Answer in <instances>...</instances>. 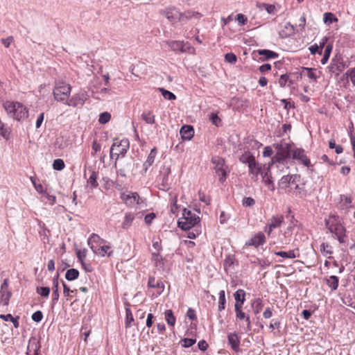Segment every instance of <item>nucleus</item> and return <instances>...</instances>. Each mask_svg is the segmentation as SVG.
<instances>
[{
    "label": "nucleus",
    "instance_id": "obj_1",
    "mask_svg": "<svg viewBox=\"0 0 355 355\" xmlns=\"http://www.w3.org/2000/svg\"><path fill=\"white\" fill-rule=\"evenodd\" d=\"M325 225L331 233L335 234L340 243L347 242L346 229L338 216L330 215L328 218L325 219Z\"/></svg>",
    "mask_w": 355,
    "mask_h": 355
},
{
    "label": "nucleus",
    "instance_id": "obj_2",
    "mask_svg": "<svg viewBox=\"0 0 355 355\" xmlns=\"http://www.w3.org/2000/svg\"><path fill=\"white\" fill-rule=\"evenodd\" d=\"M3 107L10 116L17 121H20L28 116V110L19 102L6 101L3 103Z\"/></svg>",
    "mask_w": 355,
    "mask_h": 355
},
{
    "label": "nucleus",
    "instance_id": "obj_3",
    "mask_svg": "<svg viewBox=\"0 0 355 355\" xmlns=\"http://www.w3.org/2000/svg\"><path fill=\"white\" fill-rule=\"evenodd\" d=\"M200 221L198 216L192 213L190 210L184 208L182 210V216L179 218L178 225L182 230H189L192 227H196Z\"/></svg>",
    "mask_w": 355,
    "mask_h": 355
},
{
    "label": "nucleus",
    "instance_id": "obj_4",
    "mask_svg": "<svg viewBox=\"0 0 355 355\" xmlns=\"http://www.w3.org/2000/svg\"><path fill=\"white\" fill-rule=\"evenodd\" d=\"M130 143L128 139H123L119 141L117 139H114V143L110 148V157L115 158L116 161L120 156L124 157L129 149Z\"/></svg>",
    "mask_w": 355,
    "mask_h": 355
},
{
    "label": "nucleus",
    "instance_id": "obj_5",
    "mask_svg": "<svg viewBox=\"0 0 355 355\" xmlns=\"http://www.w3.org/2000/svg\"><path fill=\"white\" fill-rule=\"evenodd\" d=\"M71 87L69 84L59 82L55 84L53 94L57 101H67L71 94Z\"/></svg>",
    "mask_w": 355,
    "mask_h": 355
},
{
    "label": "nucleus",
    "instance_id": "obj_6",
    "mask_svg": "<svg viewBox=\"0 0 355 355\" xmlns=\"http://www.w3.org/2000/svg\"><path fill=\"white\" fill-rule=\"evenodd\" d=\"M276 148L278 150L276 155L272 157V162H283L286 159L291 157L292 148L290 144H286L284 146L282 145H277Z\"/></svg>",
    "mask_w": 355,
    "mask_h": 355
},
{
    "label": "nucleus",
    "instance_id": "obj_7",
    "mask_svg": "<svg viewBox=\"0 0 355 355\" xmlns=\"http://www.w3.org/2000/svg\"><path fill=\"white\" fill-rule=\"evenodd\" d=\"M291 157L293 159L297 160L299 163L309 167L311 161L306 155L305 150L301 148H294L291 150Z\"/></svg>",
    "mask_w": 355,
    "mask_h": 355
},
{
    "label": "nucleus",
    "instance_id": "obj_8",
    "mask_svg": "<svg viewBox=\"0 0 355 355\" xmlns=\"http://www.w3.org/2000/svg\"><path fill=\"white\" fill-rule=\"evenodd\" d=\"M88 98V94L86 91L80 90L78 93L72 96V97L64 102L69 106L78 107L83 106Z\"/></svg>",
    "mask_w": 355,
    "mask_h": 355
},
{
    "label": "nucleus",
    "instance_id": "obj_9",
    "mask_svg": "<svg viewBox=\"0 0 355 355\" xmlns=\"http://www.w3.org/2000/svg\"><path fill=\"white\" fill-rule=\"evenodd\" d=\"M284 218L282 215L272 216L269 220L268 223L264 227V231L270 235L272 231L277 227H279L284 223Z\"/></svg>",
    "mask_w": 355,
    "mask_h": 355
},
{
    "label": "nucleus",
    "instance_id": "obj_10",
    "mask_svg": "<svg viewBox=\"0 0 355 355\" xmlns=\"http://www.w3.org/2000/svg\"><path fill=\"white\" fill-rule=\"evenodd\" d=\"M160 14L166 17L173 24L180 21L181 16V12L178 8L173 6L168 7L165 10H162Z\"/></svg>",
    "mask_w": 355,
    "mask_h": 355
},
{
    "label": "nucleus",
    "instance_id": "obj_11",
    "mask_svg": "<svg viewBox=\"0 0 355 355\" xmlns=\"http://www.w3.org/2000/svg\"><path fill=\"white\" fill-rule=\"evenodd\" d=\"M11 293L8 290V280L5 279L0 288V303L7 306L9 303Z\"/></svg>",
    "mask_w": 355,
    "mask_h": 355
},
{
    "label": "nucleus",
    "instance_id": "obj_12",
    "mask_svg": "<svg viewBox=\"0 0 355 355\" xmlns=\"http://www.w3.org/2000/svg\"><path fill=\"white\" fill-rule=\"evenodd\" d=\"M300 179V175H283L279 182V185L282 189H286L290 188L291 184L299 182Z\"/></svg>",
    "mask_w": 355,
    "mask_h": 355
},
{
    "label": "nucleus",
    "instance_id": "obj_13",
    "mask_svg": "<svg viewBox=\"0 0 355 355\" xmlns=\"http://www.w3.org/2000/svg\"><path fill=\"white\" fill-rule=\"evenodd\" d=\"M266 164H259L258 162H257L256 160L254 162V163L251 164H250L248 169L249 174L252 175V179H253L254 180H257L258 175L261 174L263 169L266 168Z\"/></svg>",
    "mask_w": 355,
    "mask_h": 355
},
{
    "label": "nucleus",
    "instance_id": "obj_14",
    "mask_svg": "<svg viewBox=\"0 0 355 355\" xmlns=\"http://www.w3.org/2000/svg\"><path fill=\"white\" fill-rule=\"evenodd\" d=\"M88 245L90 247L92 251L98 248L102 244L106 243V241L101 239L98 234L94 233L92 234L87 240Z\"/></svg>",
    "mask_w": 355,
    "mask_h": 355
},
{
    "label": "nucleus",
    "instance_id": "obj_15",
    "mask_svg": "<svg viewBox=\"0 0 355 355\" xmlns=\"http://www.w3.org/2000/svg\"><path fill=\"white\" fill-rule=\"evenodd\" d=\"M41 345L35 338H31L28 340L26 355L38 354Z\"/></svg>",
    "mask_w": 355,
    "mask_h": 355
},
{
    "label": "nucleus",
    "instance_id": "obj_16",
    "mask_svg": "<svg viewBox=\"0 0 355 355\" xmlns=\"http://www.w3.org/2000/svg\"><path fill=\"white\" fill-rule=\"evenodd\" d=\"M121 199L129 206L139 204V196L137 193H121Z\"/></svg>",
    "mask_w": 355,
    "mask_h": 355
},
{
    "label": "nucleus",
    "instance_id": "obj_17",
    "mask_svg": "<svg viewBox=\"0 0 355 355\" xmlns=\"http://www.w3.org/2000/svg\"><path fill=\"white\" fill-rule=\"evenodd\" d=\"M227 340L228 344L230 345L232 350H234L235 352H238L240 350V338L237 333H230L227 335Z\"/></svg>",
    "mask_w": 355,
    "mask_h": 355
},
{
    "label": "nucleus",
    "instance_id": "obj_18",
    "mask_svg": "<svg viewBox=\"0 0 355 355\" xmlns=\"http://www.w3.org/2000/svg\"><path fill=\"white\" fill-rule=\"evenodd\" d=\"M60 297L58 292V274L53 279L51 307L56 304Z\"/></svg>",
    "mask_w": 355,
    "mask_h": 355
},
{
    "label": "nucleus",
    "instance_id": "obj_19",
    "mask_svg": "<svg viewBox=\"0 0 355 355\" xmlns=\"http://www.w3.org/2000/svg\"><path fill=\"white\" fill-rule=\"evenodd\" d=\"M266 242V237L263 233L259 232L254 236H253L251 239H250L246 245H254V247H258L260 245L263 244Z\"/></svg>",
    "mask_w": 355,
    "mask_h": 355
},
{
    "label": "nucleus",
    "instance_id": "obj_20",
    "mask_svg": "<svg viewBox=\"0 0 355 355\" xmlns=\"http://www.w3.org/2000/svg\"><path fill=\"white\" fill-rule=\"evenodd\" d=\"M181 137L183 140H190L194 135V130L191 125H184L180 131Z\"/></svg>",
    "mask_w": 355,
    "mask_h": 355
},
{
    "label": "nucleus",
    "instance_id": "obj_21",
    "mask_svg": "<svg viewBox=\"0 0 355 355\" xmlns=\"http://www.w3.org/2000/svg\"><path fill=\"white\" fill-rule=\"evenodd\" d=\"M93 252L101 257H105V255L110 257L113 254L112 250H111V246L106 245V243L100 245L95 250V251H93Z\"/></svg>",
    "mask_w": 355,
    "mask_h": 355
},
{
    "label": "nucleus",
    "instance_id": "obj_22",
    "mask_svg": "<svg viewBox=\"0 0 355 355\" xmlns=\"http://www.w3.org/2000/svg\"><path fill=\"white\" fill-rule=\"evenodd\" d=\"M340 200L338 205V207L339 209L347 210V209L352 207L351 204L352 202V199L350 196L340 195Z\"/></svg>",
    "mask_w": 355,
    "mask_h": 355
},
{
    "label": "nucleus",
    "instance_id": "obj_23",
    "mask_svg": "<svg viewBox=\"0 0 355 355\" xmlns=\"http://www.w3.org/2000/svg\"><path fill=\"white\" fill-rule=\"evenodd\" d=\"M329 71L331 73L339 74L341 71H343L345 69V64L343 63V62L338 60H333L332 62L329 67Z\"/></svg>",
    "mask_w": 355,
    "mask_h": 355
},
{
    "label": "nucleus",
    "instance_id": "obj_24",
    "mask_svg": "<svg viewBox=\"0 0 355 355\" xmlns=\"http://www.w3.org/2000/svg\"><path fill=\"white\" fill-rule=\"evenodd\" d=\"M156 155L157 150L154 148L150 150L146 162L143 164L144 173H146L148 168L154 163Z\"/></svg>",
    "mask_w": 355,
    "mask_h": 355
},
{
    "label": "nucleus",
    "instance_id": "obj_25",
    "mask_svg": "<svg viewBox=\"0 0 355 355\" xmlns=\"http://www.w3.org/2000/svg\"><path fill=\"white\" fill-rule=\"evenodd\" d=\"M234 297L236 301L234 305L242 307L245 301V292L243 289H239L234 293Z\"/></svg>",
    "mask_w": 355,
    "mask_h": 355
},
{
    "label": "nucleus",
    "instance_id": "obj_26",
    "mask_svg": "<svg viewBox=\"0 0 355 355\" xmlns=\"http://www.w3.org/2000/svg\"><path fill=\"white\" fill-rule=\"evenodd\" d=\"M239 161L243 164H248L249 167L250 164H251L255 161V157L250 151L247 150L239 157Z\"/></svg>",
    "mask_w": 355,
    "mask_h": 355
},
{
    "label": "nucleus",
    "instance_id": "obj_27",
    "mask_svg": "<svg viewBox=\"0 0 355 355\" xmlns=\"http://www.w3.org/2000/svg\"><path fill=\"white\" fill-rule=\"evenodd\" d=\"M152 257L151 259L153 262L154 263V266L158 269V270H162L164 268V261L163 258L160 255L159 252L155 253L153 252L151 254Z\"/></svg>",
    "mask_w": 355,
    "mask_h": 355
},
{
    "label": "nucleus",
    "instance_id": "obj_28",
    "mask_svg": "<svg viewBox=\"0 0 355 355\" xmlns=\"http://www.w3.org/2000/svg\"><path fill=\"white\" fill-rule=\"evenodd\" d=\"M89 172L90 173V175L87 179V184L90 186L92 189L96 188L98 186V183L97 182L98 175L96 171L94 170L89 168Z\"/></svg>",
    "mask_w": 355,
    "mask_h": 355
},
{
    "label": "nucleus",
    "instance_id": "obj_29",
    "mask_svg": "<svg viewBox=\"0 0 355 355\" xmlns=\"http://www.w3.org/2000/svg\"><path fill=\"white\" fill-rule=\"evenodd\" d=\"M200 14L199 12H193L191 10H187L184 12H181V16L180 17V21H187L191 19L192 17H196L199 19L200 17Z\"/></svg>",
    "mask_w": 355,
    "mask_h": 355
},
{
    "label": "nucleus",
    "instance_id": "obj_30",
    "mask_svg": "<svg viewBox=\"0 0 355 355\" xmlns=\"http://www.w3.org/2000/svg\"><path fill=\"white\" fill-rule=\"evenodd\" d=\"M250 262L254 265L260 266L261 269H263L270 265V261L268 259H261L256 257H252Z\"/></svg>",
    "mask_w": 355,
    "mask_h": 355
},
{
    "label": "nucleus",
    "instance_id": "obj_31",
    "mask_svg": "<svg viewBox=\"0 0 355 355\" xmlns=\"http://www.w3.org/2000/svg\"><path fill=\"white\" fill-rule=\"evenodd\" d=\"M294 26L290 22H286L284 25V29L281 30L279 35L282 37H287L294 33Z\"/></svg>",
    "mask_w": 355,
    "mask_h": 355
},
{
    "label": "nucleus",
    "instance_id": "obj_32",
    "mask_svg": "<svg viewBox=\"0 0 355 355\" xmlns=\"http://www.w3.org/2000/svg\"><path fill=\"white\" fill-rule=\"evenodd\" d=\"M148 286L150 288H159L163 291L164 285L161 280H156L155 277L150 276L148 281Z\"/></svg>",
    "mask_w": 355,
    "mask_h": 355
},
{
    "label": "nucleus",
    "instance_id": "obj_33",
    "mask_svg": "<svg viewBox=\"0 0 355 355\" xmlns=\"http://www.w3.org/2000/svg\"><path fill=\"white\" fill-rule=\"evenodd\" d=\"M256 6L260 10H265L268 14H274L276 11V8L272 4L257 2Z\"/></svg>",
    "mask_w": 355,
    "mask_h": 355
},
{
    "label": "nucleus",
    "instance_id": "obj_34",
    "mask_svg": "<svg viewBox=\"0 0 355 355\" xmlns=\"http://www.w3.org/2000/svg\"><path fill=\"white\" fill-rule=\"evenodd\" d=\"M315 69L313 68L303 67L301 72L302 76H306L309 78L313 80L314 82L317 81L318 76L315 73Z\"/></svg>",
    "mask_w": 355,
    "mask_h": 355
},
{
    "label": "nucleus",
    "instance_id": "obj_35",
    "mask_svg": "<svg viewBox=\"0 0 355 355\" xmlns=\"http://www.w3.org/2000/svg\"><path fill=\"white\" fill-rule=\"evenodd\" d=\"M141 119L147 124H154L155 123V116L151 111H144L141 114Z\"/></svg>",
    "mask_w": 355,
    "mask_h": 355
},
{
    "label": "nucleus",
    "instance_id": "obj_36",
    "mask_svg": "<svg viewBox=\"0 0 355 355\" xmlns=\"http://www.w3.org/2000/svg\"><path fill=\"white\" fill-rule=\"evenodd\" d=\"M339 279L336 275H331L326 279V283L331 288V291H335L338 286Z\"/></svg>",
    "mask_w": 355,
    "mask_h": 355
},
{
    "label": "nucleus",
    "instance_id": "obj_37",
    "mask_svg": "<svg viewBox=\"0 0 355 355\" xmlns=\"http://www.w3.org/2000/svg\"><path fill=\"white\" fill-rule=\"evenodd\" d=\"M168 46L174 51H184L183 42L180 41H168L166 42Z\"/></svg>",
    "mask_w": 355,
    "mask_h": 355
},
{
    "label": "nucleus",
    "instance_id": "obj_38",
    "mask_svg": "<svg viewBox=\"0 0 355 355\" xmlns=\"http://www.w3.org/2000/svg\"><path fill=\"white\" fill-rule=\"evenodd\" d=\"M11 130L8 125L0 121V135L6 139L10 138Z\"/></svg>",
    "mask_w": 355,
    "mask_h": 355
},
{
    "label": "nucleus",
    "instance_id": "obj_39",
    "mask_svg": "<svg viewBox=\"0 0 355 355\" xmlns=\"http://www.w3.org/2000/svg\"><path fill=\"white\" fill-rule=\"evenodd\" d=\"M135 219V216L132 213H126L125 214L123 222L122 223V228L123 229H128L130 227L132 221Z\"/></svg>",
    "mask_w": 355,
    "mask_h": 355
},
{
    "label": "nucleus",
    "instance_id": "obj_40",
    "mask_svg": "<svg viewBox=\"0 0 355 355\" xmlns=\"http://www.w3.org/2000/svg\"><path fill=\"white\" fill-rule=\"evenodd\" d=\"M259 54L264 56L266 60L277 58L279 56L278 53L268 49L259 50Z\"/></svg>",
    "mask_w": 355,
    "mask_h": 355
},
{
    "label": "nucleus",
    "instance_id": "obj_41",
    "mask_svg": "<svg viewBox=\"0 0 355 355\" xmlns=\"http://www.w3.org/2000/svg\"><path fill=\"white\" fill-rule=\"evenodd\" d=\"M164 318L169 326L173 327L175 324V318L171 309H168L164 312Z\"/></svg>",
    "mask_w": 355,
    "mask_h": 355
},
{
    "label": "nucleus",
    "instance_id": "obj_42",
    "mask_svg": "<svg viewBox=\"0 0 355 355\" xmlns=\"http://www.w3.org/2000/svg\"><path fill=\"white\" fill-rule=\"evenodd\" d=\"M279 84L281 87H284L286 85L289 87L293 84V80L290 78V76L286 73L280 76Z\"/></svg>",
    "mask_w": 355,
    "mask_h": 355
},
{
    "label": "nucleus",
    "instance_id": "obj_43",
    "mask_svg": "<svg viewBox=\"0 0 355 355\" xmlns=\"http://www.w3.org/2000/svg\"><path fill=\"white\" fill-rule=\"evenodd\" d=\"M332 49H333V46L331 44H328L327 45L325 46L324 54L320 60V62L322 64H325L327 62V61L329 58L330 54L331 53Z\"/></svg>",
    "mask_w": 355,
    "mask_h": 355
},
{
    "label": "nucleus",
    "instance_id": "obj_44",
    "mask_svg": "<svg viewBox=\"0 0 355 355\" xmlns=\"http://www.w3.org/2000/svg\"><path fill=\"white\" fill-rule=\"evenodd\" d=\"M270 171V166H266V168L263 169L260 175L262 177L263 180L268 184H272L273 182L272 178L268 175Z\"/></svg>",
    "mask_w": 355,
    "mask_h": 355
},
{
    "label": "nucleus",
    "instance_id": "obj_45",
    "mask_svg": "<svg viewBox=\"0 0 355 355\" xmlns=\"http://www.w3.org/2000/svg\"><path fill=\"white\" fill-rule=\"evenodd\" d=\"M226 299L225 291H220L218 293V311H222L225 309Z\"/></svg>",
    "mask_w": 355,
    "mask_h": 355
},
{
    "label": "nucleus",
    "instance_id": "obj_46",
    "mask_svg": "<svg viewBox=\"0 0 355 355\" xmlns=\"http://www.w3.org/2000/svg\"><path fill=\"white\" fill-rule=\"evenodd\" d=\"M79 276V272L75 268H71L67 270L65 274V278L68 281H73L76 279Z\"/></svg>",
    "mask_w": 355,
    "mask_h": 355
},
{
    "label": "nucleus",
    "instance_id": "obj_47",
    "mask_svg": "<svg viewBox=\"0 0 355 355\" xmlns=\"http://www.w3.org/2000/svg\"><path fill=\"white\" fill-rule=\"evenodd\" d=\"M275 255L280 256L284 258L295 259L298 256L295 253L294 250H289L288 252L278 251L275 252Z\"/></svg>",
    "mask_w": 355,
    "mask_h": 355
},
{
    "label": "nucleus",
    "instance_id": "obj_48",
    "mask_svg": "<svg viewBox=\"0 0 355 355\" xmlns=\"http://www.w3.org/2000/svg\"><path fill=\"white\" fill-rule=\"evenodd\" d=\"M252 306L253 307L254 313L257 314L262 310L263 304L260 298H257L253 301Z\"/></svg>",
    "mask_w": 355,
    "mask_h": 355
},
{
    "label": "nucleus",
    "instance_id": "obj_49",
    "mask_svg": "<svg viewBox=\"0 0 355 355\" xmlns=\"http://www.w3.org/2000/svg\"><path fill=\"white\" fill-rule=\"evenodd\" d=\"M158 90L162 93L163 97L165 99L170 100V101H173V100H175L176 99L175 95L173 93H172L171 92L168 91V90L165 89L164 88H162V87L158 88Z\"/></svg>",
    "mask_w": 355,
    "mask_h": 355
},
{
    "label": "nucleus",
    "instance_id": "obj_50",
    "mask_svg": "<svg viewBox=\"0 0 355 355\" xmlns=\"http://www.w3.org/2000/svg\"><path fill=\"white\" fill-rule=\"evenodd\" d=\"M216 173L219 177V181L221 182H223L227 178V173L224 168H223V166H220V167H215Z\"/></svg>",
    "mask_w": 355,
    "mask_h": 355
},
{
    "label": "nucleus",
    "instance_id": "obj_51",
    "mask_svg": "<svg viewBox=\"0 0 355 355\" xmlns=\"http://www.w3.org/2000/svg\"><path fill=\"white\" fill-rule=\"evenodd\" d=\"M320 249L324 255L328 256V258L331 257L330 255L332 254V250L329 245L322 243L320 246Z\"/></svg>",
    "mask_w": 355,
    "mask_h": 355
},
{
    "label": "nucleus",
    "instance_id": "obj_52",
    "mask_svg": "<svg viewBox=\"0 0 355 355\" xmlns=\"http://www.w3.org/2000/svg\"><path fill=\"white\" fill-rule=\"evenodd\" d=\"M111 119V114L107 112L101 113L99 116L98 122L101 124H105L110 121Z\"/></svg>",
    "mask_w": 355,
    "mask_h": 355
},
{
    "label": "nucleus",
    "instance_id": "obj_53",
    "mask_svg": "<svg viewBox=\"0 0 355 355\" xmlns=\"http://www.w3.org/2000/svg\"><path fill=\"white\" fill-rule=\"evenodd\" d=\"M50 288L47 286L37 287L36 292L44 297H48L50 293Z\"/></svg>",
    "mask_w": 355,
    "mask_h": 355
},
{
    "label": "nucleus",
    "instance_id": "obj_54",
    "mask_svg": "<svg viewBox=\"0 0 355 355\" xmlns=\"http://www.w3.org/2000/svg\"><path fill=\"white\" fill-rule=\"evenodd\" d=\"M234 309L236 312V317L237 319L242 320L246 318L247 315L243 311L242 307L239 306L238 305H234Z\"/></svg>",
    "mask_w": 355,
    "mask_h": 355
},
{
    "label": "nucleus",
    "instance_id": "obj_55",
    "mask_svg": "<svg viewBox=\"0 0 355 355\" xmlns=\"http://www.w3.org/2000/svg\"><path fill=\"white\" fill-rule=\"evenodd\" d=\"M64 162L61 159H56L54 160L53 167L55 170L61 171L64 168Z\"/></svg>",
    "mask_w": 355,
    "mask_h": 355
},
{
    "label": "nucleus",
    "instance_id": "obj_56",
    "mask_svg": "<svg viewBox=\"0 0 355 355\" xmlns=\"http://www.w3.org/2000/svg\"><path fill=\"white\" fill-rule=\"evenodd\" d=\"M329 147L331 149L335 148V151L337 154H340V153H343V147L340 145L337 146L334 139H331L329 141Z\"/></svg>",
    "mask_w": 355,
    "mask_h": 355
},
{
    "label": "nucleus",
    "instance_id": "obj_57",
    "mask_svg": "<svg viewBox=\"0 0 355 355\" xmlns=\"http://www.w3.org/2000/svg\"><path fill=\"white\" fill-rule=\"evenodd\" d=\"M225 60L226 62H227L230 64H234L237 60V58L234 53H227L225 55Z\"/></svg>",
    "mask_w": 355,
    "mask_h": 355
},
{
    "label": "nucleus",
    "instance_id": "obj_58",
    "mask_svg": "<svg viewBox=\"0 0 355 355\" xmlns=\"http://www.w3.org/2000/svg\"><path fill=\"white\" fill-rule=\"evenodd\" d=\"M125 327H130V323L134 320L132 312L130 309H126Z\"/></svg>",
    "mask_w": 355,
    "mask_h": 355
},
{
    "label": "nucleus",
    "instance_id": "obj_59",
    "mask_svg": "<svg viewBox=\"0 0 355 355\" xmlns=\"http://www.w3.org/2000/svg\"><path fill=\"white\" fill-rule=\"evenodd\" d=\"M86 254H87V250L86 249H84L83 250H78L76 252L77 258L81 262L83 266H85V263L83 261V259L86 257Z\"/></svg>",
    "mask_w": 355,
    "mask_h": 355
},
{
    "label": "nucleus",
    "instance_id": "obj_60",
    "mask_svg": "<svg viewBox=\"0 0 355 355\" xmlns=\"http://www.w3.org/2000/svg\"><path fill=\"white\" fill-rule=\"evenodd\" d=\"M200 233V231L199 230L198 227H195L194 229L192 231H189L187 234V237L191 239H194L196 238L197 236H198Z\"/></svg>",
    "mask_w": 355,
    "mask_h": 355
},
{
    "label": "nucleus",
    "instance_id": "obj_61",
    "mask_svg": "<svg viewBox=\"0 0 355 355\" xmlns=\"http://www.w3.org/2000/svg\"><path fill=\"white\" fill-rule=\"evenodd\" d=\"M31 180L34 185L36 191L40 193H46L45 190L44 189L43 186L41 184H37L35 179L33 177H31Z\"/></svg>",
    "mask_w": 355,
    "mask_h": 355
},
{
    "label": "nucleus",
    "instance_id": "obj_62",
    "mask_svg": "<svg viewBox=\"0 0 355 355\" xmlns=\"http://www.w3.org/2000/svg\"><path fill=\"white\" fill-rule=\"evenodd\" d=\"M209 119L212 122L213 124H214L216 126H219L221 123L220 119L218 117L217 114L211 113L209 116Z\"/></svg>",
    "mask_w": 355,
    "mask_h": 355
},
{
    "label": "nucleus",
    "instance_id": "obj_63",
    "mask_svg": "<svg viewBox=\"0 0 355 355\" xmlns=\"http://www.w3.org/2000/svg\"><path fill=\"white\" fill-rule=\"evenodd\" d=\"M31 318L34 322H40L43 318V314L42 311H37L32 315Z\"/></svg>",
    "mask_w": 355,
    "mask_h": 355
},
{
    "label": "nucleus",
    "instance_id": "obj_64",
    "mask_svg": "<svg viewBox=\"0 0 355 355\" xmlns=\"http://www.w3.org/2000/svg\"><path fill=\"white\" fill-rule=\"evenodd\" d=\"M346 76L350 78L352 84L355 86V69H351L346 72Z\"/></svg>",
    "mask_w": 355,
    "mask_h": 355
}]
</instances>
